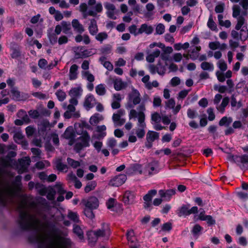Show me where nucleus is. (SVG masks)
Returning a JSON list of instances; mask_svg holds the SVG:
<instances>
[{
    "instance_id": "473e14b6",
    "label": "nucleus",
    "mask_w": 248,
    "mask_h": 248,
    "mask_svg": "<svg viewBox=\"0 0 248 248\" xmlns=\"http://www.w3.org/2000/svg\"><path fill=\"white\" fill-rule=\"evenodd\" d=\"M28 241L31 244H38L41 242L39 237L36 234L29 235L28 237Z\"/></svg>"
},
{
    "instance_id": "bf43d9fd",
    "label": "nucleus",
    "mask_w": 248,
    "mask_h": 248,
    "mask_svg": "<svg viewBox=\"0 0 248 248\" xmlns=\"http://www.w3.org/2000/svg\"><path fill=\"white\" fill-rule=\"evenodd\" d=\"M187 115L189 118L193 119L198 116V114L195 110L188 108L187 110Z\"/></svg>"
},
{
    "instance_id": "09e8293b",
    "label": "nucleus",
    "mask_w": 248,
    "mask_h": 248,
    "mask_svg": "<svg viewBox=\"0 0 248 248\" xmlns=\"http://www.w3.org/2000/svg\"><path fill=\"white\" fill-rule=\"evenodd\" d=\"M55 94L59 101L61 102L63 101L65 99L66 96L65 93L60 89L56 92Z\"/></svg>"
},
{
    "instance_id": "393cba45",
    "label": "nucleus",
    "mask_w": 248,
    "mask_h": 248,
    "mask_svg": "<svg viewBox=\"0 0 248 248\" xmlns=\"http://www.w3.org/2000/svg\"><path fill=\"white\" fill-rule=\"evenodd\" d=\"M146 127H139L137 129H133L132 130V134L134 133V131H135V133L139 139H142L145 135V128Z\"/></svg>"
},
{
    "instance_id": "58836bf2",
    "label": "nucleus",
    "mask_w": 248,
    "mask_h": 248,
    "mask_svg": "<svg viewBox=\"0 0 248 248\" xmlns=\"http://www.w3.org/2000/svg\"><path fill=\"white\" fill-rule=\"evenodd\" d=\"M93 209H90L87 208L84 209V215L91 220H93L95 217L94 213L93 212Z\"/></svg>"
},
{
    "instance_id": "4c0bfd02",
    "label": "nucleus",
    "mask_w": 248,
    "mask_h": 248,
    "mask_svg": "<svg viewBox=\"0 0 248 248\" xmlns=\"http://www.w3.org/2000/svg\"><path fill=\"white\" fill-rule=\"evenodd\" d=\"M78 126L80 128L79 130H84L83 128H86L88 129L91 128V126L85 121H81L80 123H75L74 125L75 128H76Z\"/></svg>"
},
{
    "instance_id": "ea45409f",
    "label": "nucleus",
    "mask_w": 248,
    "mask_h": 248,
    "mask_svg": "<svg viewBox=\"0 0 248 248\" xmlns=\"http://www.w3.org/2000/svg\"><path fill=\"white\" fill-rule=\"evenodd\" d=\"M49 126V122L47 120H44L41 123L40 127L39 128V131L44 133L46 131V129Z\"/></svg>"
},
{
    "instance_id": "f704fd0d",
    "label": "nucleus",
    "mask_w": 248,
    "mask_h": 248,
    "mask_svg": "<svg viewBox=\"0 0 248 248\" xmlns=\"http://www.w3.org/2000/svg\"><path fill=\"white\" fill-rule=\"evenodd\" d=\"M22 177L21 175H18L15 177L14 180L12 182V184L15 187L19 189H21L22 183H21Z\"/></svg>"
},
{
    "instance_id": "b1692460",
    "label": "nucleus",
    "mask_w": 248,
    "mask_h": 248,
    "mask_svg": "<svg viewBox=\"0 0 248 248\" xmlns=\"http://www.w3.org/2000/svg\"><path fill=\"white\" fill-rule=\"evenodd\" d=\"M248 38V29L247 26H244L240 30L239 39L242 41H245Z\"/></svg>"
},
{
    "instance_id": "7c9ffc66",
    "label": "nucleus",
    "mask_w": 248,
    "mask_h": 248,
    "mask_svg": "<svg viewBox=\"0 0 248 248\" xmlns=\"http://www.w3.org/2000/svg\"><path fill=\"white\" fill-rule=\"evenodd\" d=\"M73 232L78 235L80 239L83 238V232L80 227L78 225H74L73 226Z\"/></svg>"
},
{
    "instance_id": "aec40b11",
    "label": "nucleus",
    "mask_w": 248,
    "mask_h": 248,
    "mask_svg": "<svg viewBox=\"0 0 248 248\" xmlns=\"http://www.w3.org/2000/svg\"><path fill=\"white\" fill-rule=\"evenodd\" d=\"M54 163L55 165L56 168L57 170L60 171H62L64 170L68 169V167L66 164H63L62 162V158H57Z\"/></svg>"
},
{
    "instance_id": "9b49d317",
    "label": "nucleus",
    "mask_w": 248,
    "mask_h": 248,
    "mask_svg": "<svg viewBox=\"0 0 248 248\" xmlns=\"http://www.w3.org/2000/svg\"><path fill=\"white\" fill-rule=\"evenodd\" d=\"M159 164V161L156 160H153L148 164L147 167L149 169V174L150 175H154L159 172L158 170Z\"/></svg>"
},
{
    "instance_id": "c03bdc74",
    "label": "nucleus",
    "mask_w": 248,
    "mask_h": 248,
    "mask_svg": "<svg viewBox=\"0 0 248 248\" xmlns=\"http://www.w3.org/2000/svg\"><path fill=\"white\" fill-rule=\"evenodd\" d=\"M207 26L208 28L212 31H217L218 30L216 24L214 21L211 16L209 18L208 21L207 22Z\"/></svg>"
},
{
    "instance_id": "4468645a",
    "label": "nucleus",
    "mask_w": 248,
    "mask_h": 248,
    "mask_svg": "<svg viewBox=\"0 0 248 248\" xmlns=\"http://www.w3.org/2000/svg\"><path fill=\"white\" fill-rule=\"evenodd\" d=\"M154 31V28L152 26H148L147 24H142L140 27L139 29V32L140 34L145 33L147 35L152 33Z\"/></svg>"
},
{
    "instance_id": "2eb2a0df",
    "label": "nucleus",
    "mask_w": 248,
    "mask_h": 248,
    "mask_svg": "<svg viewBox=\"0 0 248 248\" xmlns=\"http://www.w3.org/2000/svg\"><path fill=\"white\" fill-rule=\"evenodd\" d=\"M78 66L74 64L71 65L69 70V78L70 80H74L78 78Z\"/></svg>"
},
{
    "instance_id": "f03ea898",
    "label": "nucleus",
    "mask_w": 248,
    "mask_h": 248,
    "mask_svg": "<svg viewBox=\"0 0 248 248\" xmlns=\"http://www.w3.org/2000/svg\"><path fill=\"white\" fill-rule=\"evenodd\" d=\"M77 134L81 135L78 138V140H80L81 142H77L74 145V149L77 153H79L84 148L90 146L91 138L86 130H77Z\"/></svg>"
},
{
    "instance_id": "bb28decb",
    "label": "nucleus",
    "mask_w": 248,
    "mask_h": 248,
    "mask_svg": "<svg viewBox=\"0 0 248 248\" xmlns=\"http://www.w3.org/2000/svg\"><path fill=\"white\" fill-rule=\"evenodd\" d=\"M229 97H225L223 98L221 104L217 107V110L221 113L224 112L225 108L229 102Z\"/></svg>"
},
{
    "instance_id": "412c9836",
    "label": "nucleus",
    "mask_w": 248,
    "mask_h": 248,
    "mask_svg": "<svg viewBox=\"0 0 248 248\" xmlns=\"http://www.w3.org/2000/svg\"><path fill=\"white\" fill-rule=\"evenodd\" d=\"M159 137V133L154 131L149 130L146 134V140L154 141L158 140Z\"/></svg>"
},
{
    "instance_id": "79ce46f5",
    "label": "nucleus",
    "mask_w": 248,
    "mask_h": 248,
    "mask_svg": "<svg viewBox=\"0 0 248 248\" xmlns=\"http://www.w3.org/2000/svg\"><path fill=\"white\" fill-rule=\"evenodd\" d=\"M95 91L99 95H103L106 93V89L102 84H100L95 87Z\"/></svg>"
},
{
    "instance_id": "680f3d73",
    "label": "nucleus",
    "mask_w": 248,
    "mask_h": 248,
    "mask_svg": "<svg viewBox=\"0 0 248 248\" xmlns=\"http://www.w3.org/2000/svg\"><path fill=\"white\" fill-rule=\"evenodd\" d=\"M57 192L60 195H63L66 193V191L63 189L62 185L60 183L57 182L55 185Z\"/></svg>"
},
{
    "instance_id": "423d86ee",
    "label": "nucleus",
    "mask_w": 248,
    "mask_h": 248,
    "mask_svg": "<svg viewBox=\"0 0 248 248\" xmlns=\"http://www.w3.org/2000/svg\"><path fill=\"white\" fill-rule=\"evenodd\" d=\"M127 179L124 174H120L112 178L108 182V185L111 186L119 187L123 185Z\"/></svg>"
},
{
    "instance_id": "de8ad7c7",
    "label": "nucleus",
    "mask_w": 248,
    "mask_h": 248,
    "mask_svg": "<svg viewBox=\"0 0 248 248\" xmlns=\"http://www.w3.org/2000/svg\"><path fill=\"white\" fill-rule=\"evenodd\" d=\"M67 161L70 166L75 169L80 166V163L78 161L75 160L70 157L67 158Z\"/></svg>"
},
{
    "instance_id": "a211bd4d",
    "label": "nucleus",
    "mask_w": 248,
    "mask_h": 248,
    "mask_svg": "<svg viewBox=\"0 0 248 248\" xmlns=\"http://www.w3.org/2000/svg\"><path fill=\"white\" fill-rule=\"evenodd\" d=\"M63 137L66 139H73L75 138L76 134L72 126H69L66 129L63 133Z\"/></svg>"
},
{
    "instance_id": "6e6552de",
    "label": "nucleus",
    "mask_w": 248,
    "mask_h": 248,
    "mask_svg": "<svg viewBox=\"0 0 248 248\" xmlns=\"http://www.w3.org/2000/svg\"><path fill=\"white\" fill-rule=\"evenodd\" d=\"M136 194L135 192L126 190L123 194V202L124 205L132 204L135 202Z\"/></svg>"
},
{
    "instance_id": "37998d69",
    "label": "nucleus",
    "mask_w": 248,
    "mask_h": 248,
    "mask_svg": "<svg viewBox=\"0 0 248 248\" xmlns=\"http://www.w3.org/2000/svg\"><path fill=\"white\" fill-rule=\"evenodd\" d=\"M202 221H206L208 226H212L216 224V220L211 216L206 215L204 218H202Z\"/></svg>"
},
{
    "instance_id": "a19ab883",
    "label": "nucleus",
    "mask_w": 248,
    "mask_h": 248,
    "mask_svg": "<svg viewBox=\"0 0 248 248\" xmlns=\"http://www.w3.org/2000/svg\"><path fill=\"white\" fill-rule=\"evenodd\" d=\"M112 50V46L110 45L107 44L102 47L100 51L102 54L104 55L109 54Z\"/></svg>"
},
{
    "instance_id": "338daca9",
    "label": "nucleus",
    "mask_w": 248,
    "mask_h": 248,
    "mask_svg": "<svg viewBox=\"0 0 248 248\" xmlns=\"http://www.w3.org/2000/svg\"><path fill=\"white\" fill-rule=\"evenodd\" d=\"M116 200L112 198H110L106 202V205L108 209L112 210V208L114 207Z\"/></svg>"
},
{
    "instance_id": "c9c22d12",
    "label": "nucleus",
    "mask_w": 248,
    "mask_h": 248,
    "mask_svg": "<svg viewBox=\"0 0 248 248\" xmlns=\"http://www.w3.org/2000/svg\"><path fill=\"white\" fill-rule=\"evenodd\" d=\"M201 68L203 70H209L212 71L214 70V65L212 63L207 62H203L201 64Z\"/></svg>"
},
{
    "instance_id": "7ed1b4c3",
    "label": "nucleus",
    "mask_w": 248,
    "mask_h": 248,
    "mask_svg": "<svg viewBox=\"0 0 248 248\" xmlns=\"http://www.w3.org/2000/svg\"><path fill=\"white\" fill-rule=\"evenodd\" d=\"M229 161L236 164L242 170H248V155L244 154L241 155H233L231 153L227 156Z\"/></svg>"
},
{
    "instance_id": "6e6d98bb",
    "label": "nucleus",
    "mask_w": 248,
    "mask_h": 248,
    "mask_svg": "<svg viewBox=\"0 0 248 248\" xmlns=\"http://www.w3.org/2000/svg\"><path fill=\"white\" fill-rule=\"evenodd\" d=\"M106 144L108 147L112 149L116 145L117 140L114 138H109L108 139Z\"/></svg>"
},
{
    "instance_id": "0eeeda50",
    "label": "nucleus",
    "mask_w": 248,
    "mask_h": 248,
    "mask_svg": "<svg viewBox=\"0 0 248 248\" xmlns=\"http://www.w3.org/2000/svg\"><path fill=\"white\" fill-rule=\"evenodd\" d=\"M82 202L85 208L93 210L97 209L99 204L98 199L95 196H91L86 200H83Z\"/></svg>"
},
{
    "instance_id": "3c124183",
    "label": "nucleus",
    "mask_w": 248,
    "mask_h": 248,
    "mask_svg": "<svg viewBox=\"0 0 248 248\" xmlns=\"http://www.w3.org/2000/svg\"><path fill=\"white\" fill-rule=\"evenodd\" d=\"M46 228L52 233H56L58 232V229L56 227L55 225L50 222L46 223Z\"/></svg>"
},
{
    "instance_id": "4be33fe9",
    "label": "nucleus",
    "mask_w": 248,
    "mask_h": 248,
    "mask_svg": "<svg viewBox=\"0 0 248 248\" xmlns=\"http://www.w3.org/2000/svg\"><path fill=\"white\" fill-rule=\"evenodd\" d=\"M72 25L73 28L80 33H82L84 31L82 25L81 24L77 19H74L72 20Z\"/></svg>"
},
{
    "instance_id": "e433bc0d",
    "label": "nucleus",
    "mask_w": 248,
    "mask_h": 248,
    "mask_svg": "<svg viewBox=\"0 0 248 248\" xmlns=\"http://www.w3.org/2000/svg\"><path fill=\"white\" fill-rule=\"evenodd\" d=\"M68 217L75 223H79L80 221L79 216L76 212H69L68 214Z\"/></svg>"
},
{
    "instance_id": "13d9d810",
    "label": "nucleus",
    "mask_w": 248,
    "mask_h": 248,
    "mask_svg": "<svg viewBox=\"0 0 248 248\" xmlns=\"http://www.w3.org/2000/svg\"><path fill=\"white\" fill-rule=\"evenodd\" d=\"M108 37L107 33L106 32H101L99 33L96 36L95 39L101 42L104 40L106 39Z\"/></svg>"
},
{
    "instance_id": "72a5a7b5",
    "label": "nucleus",
    "mask_w": 248,
    "mask_h": 248,
    "mask_svg": "<svg viewBox=\"0 0 248 248\" xmlns=\"http://www.w3.org/2000/svg\"><path fill=\"white\" fill-rule=\"evenodd\" d=\"M61 244L62 246V248H70L72 245V242L69 238H62L61 239Z\"/></svg>"
},
{
    "instance_id": "864d4df0",
    "label": "nucleus",
    "mask_w": 248,
    "mask_h": 248,
    "mask_svg": "<svg viewBox=\"0 0 248 248\" xmlns=\"http://www.w3.org/2000/svg\"><path fill=\"white\" fill-rule=\"evenodd\" d=\"M11 93L12 98L16 101H19L20 92L15 89L11 90Z\"/></svg>"
},
{
    "instance_id": "a18cd8bd",
    "label": "nucleus",
    "mask_w": 248,
    "mask_h": 248,
    "mask_svg": "<svg viewBox=\"0 0 248 248\" xmlns=\"http://www.w3.org/2000/svg\"><path fill=\"white\" fill-rule=\"evenodd\" d=\"M28 112L29 116L33 119H38L40 116V112L37 109H31Z\"/></svg>"
},
{
    "instance_id": "9d476101",
    "label": "nucleus",
    "mask_w": 248,
    "mask_h": 248,
    "mask_svg": "<svg viewBox=\"0 0 248 248\" xmlns=\"http://www.w3.org/2000/svg\"><path fill=\"white\" fill-rule=\"evenodd\" d=\"M76 59L86 58L92 55L91 49H85L84 46H78L75 51Z\"/></svg>"
},
{
    "instance_id": "dca6fc26",
    "label": "nucleus",
    "mask_w": 248,
    "mask_h": 248,
    "mask_svg": "<svg viewBox=\"0 0 248 248\" xmlns=\"http://www.w3.org/2000/svg\"><path fill=\"white\" fill-rule=\"evenodd\" d=\"M89 31L92 35H95L98 31L96 20L93 18L90 20V24L89 26Z\"/></svg>"
},
{
    "instance_id": "1a4fd4ad",
    "label": "nucleus",
    "mask_w": 248,
    "mask_h": 248,
    "mask_svg": "<svg viewBox=\"0 0 248 248\" xmlns=\"http://www.w3.org/2000/svg\"><path fill=\"white\" fill-rule=\"evenodd\" d=\"M21 47L15 42L10 44V50L11 53L10 56L12 59H17L21 56Z\"/></svg>"
},
{
    "instance_id": "f257e3e1",
    "label": "nucleus",
    "mask_w": 248,
    "mask_h": 248,
    "mask_svg": "<svg viewBox=\"0 0 248 248\" xmlns=\"http://www.w3.org/2000/svg\"><path fill=\"white\" fill-rule=\"evenodd\" d=\"M19 218L17 223L20 229L24 231H29L32 227L33 225L31 221H33L35 223L40 222L39 220L36 218L34 216L24 211L20 213Z\"/></svg>"
},
{
    "instance_id": "20e7f679",
    "label": "nucleus",
    "mask_w": 248,
    "mask_h": 248,
    "mask_svg": "<svg viewBox=\"0 0 248 248\" xmlns=\"http://www.w3.org/2000/svg\"><path fill=\"white\" fill-rule=\"evenodd\" d=\"M190 204H183L177 210V215L179 217H186L192 214H197L198 212V208L197 206H193L189 209Z\"/></svg>"
},
{
    "instance_id": "6ab92c4d",
    "label": "nucleus",
    "mask_w": 248,
    "mask_h": 248,
    "mask_svg": "<svg viewBox=\"0 0 248 248\" xmlns=\"http://www.w3.org/2000/svg\"><path fill=\"white\" fill-rule=\"evenodd\" d=\"M232 122V119L231 117L224 116L219 120L218 125L220 126L228 127Z\"/></svg>"
},
{
    "instance_id": "c756f323",
    "label": "nucleus",
    "mask_w": 248,
    "mask_h": 248,
    "mask_svg": "<svg viewBox=\"0 0 248 248\" xmlns=\"http://www.w3.org/2000/svg\"><path fill=\"white\" fill-rule=\"evenodd\" d=\"M96 186L97 183L95 181H92L88 182L84 188L85 192L88 193L91 191L94 190Z\"/></svg>"
},
{
    "instance_id": "f8f14e48",
    "label": "nucleus",
    "mask_w": 248,
    "mask_h": 248,
    "mask_svg": "<svg viewBox=\"0 0 248 248\" xmlns=\"http://www.w3.org/2000/svg\"><path fill=\"white\" fill-rule=\"evenodd\" d=\"M175 194L174 189H169L167 190L161 189L159 191V194L161 198H164L166 201H170L171 196Z\"/></svg>"
},
{
    "instance_id": "39448f33",
    "label": "nucleus",
    "mask_w": 248,
    "mask_h": 248,
    "mask_svg": "<svg viewBox=\"0 0 248 248\" xmlns=\"http://www.w3.org/2000/svg\"><path fill=\"white\" fill-rule=\"evenodd\" d=\"M140 101V94L139 92L133 88L132 92L128 95V107L129 108H133L134 106L139 104Z\"/></svg>"
},
{
    "instance_id": "f3484780",
    "label": "nucleus",
    "mask_w": 248,
    "mask_h": 248,
    "mask_svg": "<svg viewBox=\"0 0 248 248\" xmlns=\"http://www.w3.org/2000/svg\"><path fill=\"white\" fill-rule=\"evenodd\" d=\"M106 59L107 58L105 56H101L100 57L99 61L108 71H112L113 69V66L110 62L106 61Z\"/></svg>"
},
{
    "instance_id": "774afa93",
    "label": "nucleus",
    "mask_w": 248,
    "mask_h": 248,
    "mask_svg": "<svg viewBox=\"0 0 248 248\" xmlns=\"http://www.w3.org/2000/svg\"><path fill=\"white\" fill-rule=\"evenodd\" d=\"M172 228V223L170 222H167L162 225L161 230L164 232H169L170 231Z\"/></svg>"
},
{
    "instance_id": "8fccbe9b",
    "label": "nucleus",
    "mask_w": 248,
    "mask_h": 248,
    "mask_svg": "<svg viewBox=\"0 0 248 248\" xmlns=\"http://www.w3.org/2000/svg\"><path fill=\"white\" fill-rule=\"evenodd\" d=\"M46 193V198L48 200L52 201L54 199L56 191L53 187H50Z\"/></svg>"
},
{
    "instance_id": "ddd939ff",
    "label": "nucleus",
    "mask_w": 248,
    "mask_h": 248,
    "mask_svg": "<svg viewBox=\"0 0 248 248\" xmlns=\"http://www.w3.org/2000/svg\"><path fill=\"white\" fill-rule=\"evenodd\" d=\"M95 99L92 94H89L86 96L84 105L88 109H90L94 107L93 102H95Z\"/></svg>"
},
{
    "instance_id": "49530a36",
    "label": "nucleus",
    "mask_w": 248,
    "mask_h": 248,
    "mask_svg": "<svg viewBox=\"0 0 248 248\" xmlns=\"http://www.w3.org/2000/svg\"><path fill=\"white\" fill-rule=\"evenodd\" d=\"M100 120L101 119L99 118V114L98 113H95L91 116L89 122L91 125H94L98 124Z\"/></svg>"
},
{
    "instance_id": "5701e85b",
    "label": "nucleus",
    "mask_w": 248,
    "mask_h": 248,
    "mask_svg": "<svg viewBox=\"0 0 248 248\" xmlns=\"http://www.w3.org/2000/svg\"><path fill=\"white\" fill-rule=\"evenodd\" d=\"M157 194V190L155 189H151L148 191L147 193L145 195L143 199L145 202H151L153 198Z\"/></svg>"
},
{
    "instance_id": "c85d7f7f",
    "label": "nucleus",
    "mask_w": 248,
    "mask_h": 248,
    "mask_svg": "<svg viewBox=\"0 0 248 248\" xmlns=\"http://www.w3.org/2000/svg\"><path fill=\"white\" fill-rule=\"evenodd\" d=\"M82 92L81 88L80 87H74L72 88L69 92V94L71 97H78L81 95Z\"/></svg>"
},
{
    "instance_id": "4d7b16f0",
    "label": "nucleus",
    "mask_w": 248,
    "mask_h": 248,
    "mask_svg": "<svg viewBox=\"0 0 248 248\" xmlns=\"http://www.w3.org/2000/svg\"><path fill=\"white\" fill-rule=\"evenodd\" d=\"M157 73L161 76H163L165 74L166 72V68L165 66L163 65L160 61H159L157 64Z\"/></svg>"
},
{
    "instance_id": "69168bd1",
    "label": "nucleus",
    "mask_w": 248,
    "mask_h": 248,
    "mask_svg": "<svg viewBox=\"0 0 248 248\" xmlns=\"http://www.w3.org/2000/svg\"><path fill=\"white\" fill-rule=\"evenodd\" d=\"M214 89L221 93H223L227 91L228 88L225 85H219L218 86L217 85H215Z\"/></svg>"
},
{
    "instance_id": "0e129e2a",
    "label": "nucleus",
    "mask_w": 248,
    "mask_h": 248,
    "mask_svg": "<svg viewBox=\"0 0 248 248\" xmlns=\"http://www.w3.org/2000/svg\"><path fill=\"white\" fill-rule=\"evenodd\" d=\"M156 34H162L165 31V26L161 23L158 24L155 29Z\"/></svg>"
},
{
    "instance_id": "e2e57ef3",
    "label": "nucleus",
    "mask_w": 248,
    "mask_h": 248,
    "mask_svg": "<svg viewBox=\"0 0 248 248\" xmlns=\"http://www.w3.org/2000/svg\"><path fill=\"white\" fill-rule=\"evenodd\" d=\"M232 16L234 18H236L238 17L240 13V7L237 5H233L232 7Z\"/></svg>"
},
{
    "instance_id": "052dcab7",
    "label": "nucleus",
    "mask_w": 248,
    "mask_h": 248,
    "mask_svg": "<svg viewBox=\"0 0 248 248\" xmlns=\"http://www.w3.org/2000/svg\"><path fill=\"white\" fill-rule=\"evenodd\" d=\"M131 169L133 172H139L140 174L142 172L141 165L139 164H133L131 166Z\"/></svg>"
},
{
    "instance_id": "5fc2aeb1",
    "label": "nucleus",
    "mask_w": 248,
    "mask_h": 248,
    "mask_svg": "<svg viewBox=\"0 0 248 248\" xmlns=\"http://www.w3.org/2000/svg\"><path fill=\"white\" fill-rule=\"evenodd\" d=\"M202 227L199 224H195L191 231V232L194 236L197 235L199 234L200 232L202 230Z\"/></svg>"
},
{
    "instance_id": "a878e982",
    "label": "nucleus",
    "mask_w": 248,
    "mask_h": 248,
    "mask_svg": "<svg viewBox=\"0 0 248 248\" xmlns=\"http://www.w3.org/2000/svg\"><path fill=\"white\" fill-rule=\"evenodd\" d=\"M217 125L213 124L210 125L207 129L209 133L212 135L214 140H216L218 138V134L217 132Z\"/></svg>"
},
{
    "instance_id": "603ef678",
    "label": "nucleus",
    "mask_w": 248,
    "mask_h": 248,
    "mask_svg": "<svg viewBox=\"0 0 248 248\" xmlns=\"http://www.w3.org/2000/svg\"><path fill=\"white\" fill-rule=\"evenodd\" d=\"M62 31L65 34H67L71 29V26L70 23L67 22L62 21L61 23Z\"/></svg>"
},
{
    "instance_id": "cd10ccee",
    "label": "nucleus",
    "mask_w": 248,
    "mask_h": 248,
    "mask_svg": "<svg viewBox=\"0 0 248 248\" xmlns=\"http://www.w3.org/2000/svg\"><path fill=\"white\" fill-rule=\"evenodd\" d=\"M114 88L116 91H120L125 87L124 83L121 79H116L113 81Z\"/></svg>"
},
{
    "instance_id": "2f4dec72",
    "label": "nucleus",
    "mask_w": 248,
    "mask_h": 248,
    "mask_svg": "<svg viewBox=\"0 0 248 248\" xmlns=\"http://www.w3.org/2000/svg\"><path fill=\"white\" fill-rule=\"evenodd\" d=\"M138 122L139 127H146V124L145 123V116L144 113L143 112H139L138 113Z\"/></svg>"
}]
</instances>
